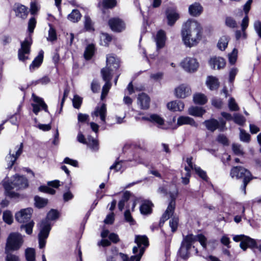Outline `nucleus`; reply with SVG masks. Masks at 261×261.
Listing matches in <instances>:
<instances>
[{
  "label": "nucleus",
  "mask_w": 261,
  "mask_h": 261,
  "mask_svg": "<svg viewBox=\"0 0 261 261\" xmlns=\"http://www.w3.org/2000/svg\"><path fill=\"white\" fill-rule=\"evenodd\" d=\"M122 168L121 162H116L110 167V170H114L115 172L119 171Z\"/></svg>",
  "instance_id": "nucleus-63"
},
{
  "label": "nucleus",
  "mask_w": 261,
  "mask_h": 261,
  "mask_svg": "<svg viewBox=\"0 0 261 261\" xmlns=\"http://www.w3.org/2000/svg\"><path fill=\"white\" fill-rule=\"evenodd\" d=\"M203 11V8L198 3H195L191 5L189 7L190 14L193 16H198L201 14Z\"/></svg>",
  "instance_id": "nucleus-25"
},
{
  "label": "nucleus",
  "mask_w": 261,
  "mask_h": 261,
  "mask_svg": "<svg viewBox=\"0 0 261 261\" xmlns=\"http://www.w3.org/2000/svg\"><path fill=\"white\" fill-rule=\"evenodd\" d=\"M25 256L27 261H35L36 253L35 249L32 248L26 249Z\"/></svg>",
  "instance_id": "nucleus-37"
},
{
  "label": "nucleus",
  "mask_w": 261,
  "mask_h": 261,
  "mask_svg": "<svg viewBox=\"0 0 261 261\" xmlns=\"http://www.w3.org/2000/svg\"><path fill=\"white\" fill-rule=\"evenodd\" d=\"M166 13L168 24L170 25H173L179 18V14L174 10H168Z\"/></svg>",
  "instance_id": "nucleus-26"
},
{
  "label": "nucleus",
  "mask_w": 261,
  "mask_h": 261,
  "mask_svg": "<svg viewBox=\"0 0 261 261\" xmlns=\"http://www.w3.org/2000/svg\"><path fill=\"white\" fill-rule=\"evenodd\" d=\"M203 123L206 128L211 132H214L217 129L221 132L226 129V121L222 118H219V120L214 118L210 119L205 120Z\"/></svg>",
  "instance_id": "nucleus-10"
},
{
  "label": "nucleus",
  "mask_w": 261,
  "mask_h": 261,
  "mask_svg": "<svg viewBox=\"0 0 261 261\" xmlns=\"http://www.w3.org/2000/svg\"><path fill=\"white\" fill-rule=\"evenodd\" d=\"M205 113V110L202 108L192 106L189 108V114L196 116L201 117Z\"/></svg>",
  "instance_id": "nucleus-29"
},
{
  "label": "nucleus",
  "mask_w": 261,
  "mask_h": 261,
  "mask_svg": "<svg viewBox=\"0 0 261 261\" xmlns=\"http://www.w3.org/2000/svg\"><path fill=\"white\" fill-rule=\"evenodd\" d=\"M233 120L237 124L239 125H243L246 121V119L243 116L239 114H235L233 115Z\"/></svg>",
  "instance_id": "nucleus-46"
},
{
  "label": "nucleus",
  "mask_w": 261,
  "mask_h": 261,
  "mask_svg": "<svg viewBox=\"0 0 261 261\" xmlns=\"http://www.w3.org/2000/svg\"><path fill=\"white\" fill-rule=\"evenodd\" d=\"M230 174L231 177H236L237 178H243L242 190L245 194L246 186L252 179V176L250 171L242 167L237 166L231 169Z\"/></svg>",
  "instance_id": "nucleus-8"
},
{
  "label": "nucleus",
  "mask_w": 261,
  "mask_h": 261,
  "mask_svg": "<svg viewBox=\"0 0 261 261\" xmlns=\"http://www.w3.org/2000/svg\"><path fill=\"white\" fill-rule=\"evenodd\" d=\"M124 218L126 221L129 223L130 225H134L135 224V221L132 218L129 210H127L125 212Z\"/></svg>",
  "instance_id": "nucleus-60"
},
{
  "label": "nucleus",
  "mask_w": 261,
  "mask_h": 261,
  "mask_svg": "<svg viewBox=\"0 0 261 261\" xmlns=\"http://www.w3.org/2000/svg\"><path fill=\"white\" fill-rule=\"evenodd\" d=\"M95 51V47L93 44H90L87 46L84 53V57L86 60H89L93 56Z\"/></svg>",
  "instance_id": "nucleus-38"
},
{
  "label": "nucleus",
  "mask_w": 261,
  "mask_h": 261,
  "mask_svg": "<svg viewBox=\"0 0 261 261\" xmlns=\"http://www.w3.org/2000/svg\"><path fill=\"white\" fill-rule=\"evenodd\" d=\"M196 241H199L203 248H206V239L203 235L199 234L194 236L192 234H189L184 237L179 250V254L181 258L187 259L189 257V250L192 244Z\"/></svg>",
  "instance_id": "nucleus-3"
},
{
  "label": "nucleus",
  "mask_w": 261,
  "mask_h": 261,
  "mask_svg": "<svg viewBox=\"0 0 261 261\" xmlns=\"http://www.w3.org/2000/svg\"><path fill=\"white\" fill-rule=\"evenodd\" d=\"M193 101L196 104L204 105L207 101L206 96L202 93H196L193 96Z\"/></svg>",
  "instance_id": "nucleus-33"
},
{
  "label": "nucleus",
  "mask_w": 261,
  "mask_h": 261,
  "mask_svg": "<svg viewBox=\"0 0 261 261\" xmlns=\"http://www.w3.org/2000/svg\"><path fill=\"white\" fill-rule=\"evenodd\" d=\"M100 37L101 44L105 46L108 45L112 40V37L107 33H101Z\"/></svg>",
  "instance_id": "nucleus-45"
},
{
  "label": "nucleus",
  "mask_w": 261,
  "mask_h": 261,
  "mask_svg": "<svg viewBox=\"0 0 261 261\" xmlns=\"http://www.w3.org/2000/svg\"><path fill=\"white\" fill-rule=\"evenodd\" d=\"M240 138L241 141L245 142H249L250 141V135L243 129L240 128Z\"/></svg>",
  "instance_id": "nucleus-49"
},
{
  "label": "nucleus",
  "mask_w": 261,
  "mask_h": 261,
  "mask_svg": "<svg viewBox=\"0 0 261 261\" xmlns=\"http://www.w3.org/2000/svg\"><path fill=\"white\" fill-rule=\"evenodd\" d=\"M36 21L34 17H32L30 19L28 22V30L30 33L33 32L34 30L36 27Z\"/></svg>",
  "instance_id": "nucleus-58"
},
{
  "label": "nucleus",
  "mask_w": 261,
  "mask_h": 261,
  "mask_svg": "<svg viewBox=\"0 0 261 261\" xmlns=\"http://www.w3.org/2000/svg\"><path fill=\"white\" fill-rule=\"evenodd\" d=\"M152 203L149 201H145L141 205L140 210L141 214L146 215L151 212Z\"/></svg>",
  "instance_id": "nucleus-34"
},
{
  "label": "nucleus",
  "mask_w": 261,
  "mask_h": 261,
  "mask_svg": "<svg viewBox=\"0 0 261 261\" xmlns=\"http://www.w3.org/2000/svg\"><path fill=\"white\" fill-rule=\"evenodd\" d=\"M43 55L42 51H40L38 55L35 58L32 64L30 66V69L31 71L34 70L36 68H38L43 61Z\"/></svg>",
  "instance_id": "nucleus-30"
},
{
  "label": "nucleus",
  "mask_w": 261,
  "mask_h": 261,
  "mask_svg": "<svg viewBox=\"0 0 261 261\" xmlns=\"http://www.w3.org/2000/svg\"><path fill=\"white\" fill-rule=\"evenodd\" d=\"M225 24L227 27L231 28H234L237 26L236 21L231 17H226L225 19Z\"/></svg>",
  "instance_id": "nucleus-52"
},
{
  "label": "nucleus",
  "mask_w": 261,
  "mask_h": 261,
  "mask_svg": "<svg viewBox=\"0 0 261 261\" xmlns=\"http://www.w3.org/2000/svg\"><path fill=\"white\" fill-rule=\"evenodd\" d=\"M238 72V69L236 67L231 68L229 72V82L232 83L233 82L236 75Z\"/></svg>",
  "instance_id": "nucleus-57"
},
{
  "label": "nucleus",
  "mask_w": 261,
  "mask_h": 261,
  "mask_svg": "<svg viewBox=\"0 0 261 261\" xmlns=\"http://www.w3.org/2000/svg\"><path fill=\"white\" fill-rule=\"evenodd\" d=\"M166 34L163 30L158 31L155 38L157 49L163 48L165 44Z\"/></svg>",
  "instance_id": "nucleus-22"
},
{
  "label": "nucleus",
  "mask_w": 261,
  "mask_h": 261,
  "mask_svg": "<svg viewBox=\"0 0 261 261\" xmlns=\"http://www.w3.org/2000/svg\"><path fill=\"white\" fill-rule=\"evenodd\" d=\"M109 24L111 29L115 32H121L125 28V24L123 21L117 18L110 19Z\"/></svg>",
  "instance_id": "nucleus-19"
},
{
  "label": "nucleus",
  "mask_w": 261,
  "mask_h": 261,
  "mask_svg": "<svg viewBox=\"0 0 261 261\" xmlns=\"http://www.w3.org/2000/svg\"><path fill=\"white\" fill-rule=\"evenodd\" d=\"M178 224V218L176 217H173L169 221V225L171 228L172 232L176 230Z\"/></svg>",
  "instance_id": "nucleus-48"
},
{
  "label": "nucleus",
  "mask_w": 261,
  "mask_h": 261,
  "mask_svg": "<svg viewBox=\"0 0 261 261\" xmlns=\"http://www.w3.org/2000/svg\"><path fill=\"white\" fill-rule=\"evenodd\" d=\"M194 170L196 173L203 180H207L206 172L202 170L200 167L194 166Z\"/></svg>",
  "instance_id": "nucleus-53"
},
{
  "label": "nucleus",
  "mask_w": 261,
  "mask_h": 261,
  "mask_svg": "<svg viewBox=\"0 0 261 261\" xmlns=\"http://www.w3.org/2000/svg\"><path fill=\"white\" fill-rule=\"evenodd\" d=\"M135 242L137 244V246L134 247L133 252L136 254L128 257L127 255L120 253V256L123 261H140L145 248L149 245L148 239L145 235H136Z\"/></svg>",
  "instance_id": "nucleus-4"
},
{
  "label": "nucleus",
  "mask_w": 261,
  "mask_h": 261,
  "mask_svg": "<svg viewBox=\"0 0 261 261\" xmlns=\"http://www.w3.org/2000/svg\"><path fill=\"white\" fill-rule=\"evenodd\" d=\"M34 200L35 204L38 208H42L44 207L47 204L48 202L47 199L41 198L38 196H36L35 197Z\"/></svg>",
  "instance_id": "nucleus-39"
},
{
  "label": "nucleus",
  "mask_w": 261,
  "mask_h": 261,
  "mask_svg": "<svg viewBox=\"0 0 261 261\" xmlns=\"http://www.w3.org/2000/svg\"><path fill=\"white\" fill-rule=\"evenodd\" d=\"M177 124L178 125L189 124L191 126H197V124L193 118L188 116H180L178 118Z\"/></svg>",
  "instance_id": "nucleus-28"
},
{
  "label": "nucleus",
  "mask_w": 261,
  "mask_h": 261,
  "mask_svg": "<svg viewBox=\"0 0 261 261\" xmlns=\"http://www.w3.org/2000/svg\"><path fill=\"white\" fill-rule=\"evenodd\" d=\"M81 17V14L79 10H73L71 13L68 15V19L73 22H77Z\"/></svg>",
  "instance_id": "nucleus-36"
},
{
  "label": "nucleus",
  "mask_w": 261,
  "mask_h": 261,
  "mask_svg": "<svg viewBox=\"0 0 261 261\" xmlns=\"http://www.w3.org/2000/svg\"><path fill=\"white\" fill-rule=\"evenodd\" d=\"M130 195V193L128 191H125L123 193L122 199L118 203V208L120 211H122L123 210L125 204L129 200Z\"/></svg>",
  "instance_id": "nucleus-35"
},
{
  "label": "nucleus",
  "mask_w": 261,
  "mask_h": 261,
  "mask_svg": "<svg viewBox=\"0 0 261 261\" xmlns=\"http://www.w3.org/2000/svg\"><path fill=\"white\" fill-rule=\"evenodd\" d=\"M190 171L191 170L190 169V168L186 166L184 168V171H181V178L182 179V182L184 185H187L189 182V179L191 177Z\"/></svg>",
  "instance_id": "nucleus-32"
},
{
  "label": "nucleus",
  "mask_w": 261,
  "mask_h": 261,
  "mask_svg": "<svg viewBox=\"0 0 261 261\" xmlns=\"http://www.w3.org/2000/svg\"><path fill=\"white\" fill-rule=\"evenodd\" d=\"M248 22H249V18L247 15H246L245 17L243 18L242 23H241V27H242V31L243 32V39H245L247 38V34L245 32L246 29H247L248 25Z\"/></svg>",
  "instance_id": "nucleus-44"
},
{
  "label": "nucleus",
  "mask_w": 261,
  "mask_h": 261,
  "mask_svg": "<svg viewBox=\"0 0 261 261\" xmlns=\"http://www.w3.org/2000/svg\"><path fill=\"white\" fill-rule=\"evenodd\" d=\"M106 69H102L101 70V73L102 74L103 80L106 82L105 84L102 87L101 98L103 99L107 95L111 87V84L110 83V81L112 79V75H110L109 72H108V74L106 73Z\"/></svg>",
  "instance_id": "nucleus-14"
},
{
  "label": "nucleus",
  "mask_w": 261,
  "mask_h": 261,
  "mask_svg": "<svg viewBox=\"0 0 261 261\" xmlns=\"http://www.w3.org/2000/svg\"><path fill=\"white\" fill-rule=\"evenodd\" d=\"M59 217V213L57 210H51L47 214V218L42 220L39 224L40 232L38 234L40 248L45 247L46 239L47 238L51 229L49 220H54Z\"/></svg>",
  "instance_id": "nucleus-2"
},
{
  "label": "nucleus",
  "mask_w": 261,
  "mask_h": 261,
  "mask_svg": "<svg viewBox=\"0 0 261 261\" xmlns=\"http://www.w3.org/2000/svg\"><path fill=\"white\" fill-rule=\"evenodd\" d=\"M82 102V99L77 95H75L72 99L73 106L76 109H79Z\"/></svg>",
  "instance_id": "nucleus-54"
},
{
  "label": "nucleus",
  "mask_w": 261,
  "mask_h": 261,
  "mask_svg": "<svg viewBox=\"0 0 261 261\" xmlns=\"http://www.w3.org/2000/svg\"><path fill=\"white\" fill-rule=\"evenodd\" d=\"M12 10L15 13V16L22 20L25 19L29 14L28 8L20 3H15L12 7Z\"/></svg>",
  "instance_id": "nucleus-13"
},
{
  "label": "nucleus",
  "mask_w": 261,
  "mask_h": 261,
  "mask_svg": "<svg viewBox=\"0 0 261 261\" xmlns=\"http://www.w3.org/2000/svg\"><path fill=\"white\" fill-rule=\"evenodd\" d=\"M180 66L186 71L194 72L197 70L199 63L195 58L186 57L181 62Z\"/></svg>",
  "instance_id": "nucleus-11"
},
{
  "label": "nucleus",
  "mask_w": 261,
  "mask_h": 261,
  "mask_svg": "<svg viewBox=\"0 0 261 261\" xmlns=\"http://www.w3.org/2000/svg\"><path fill=\"white\" fill-rule=\"evenodd\" d=\"M107 115V108L105 104H102L100 107H96L93 112L91 113L92 117H99L100 120L103 123L106 122V117Z\"/></svg>",
  "instance_id": "nucleus-20"
},
{
  "label": "nucleus",
  "mask_w": 261,
  "mask_h": 261,
  "mask_svg": "<svg viewBox=\"0 0 261 261\" xmlns=\"http://www.w3.org/2000/svg\"><path fill=\"white\" fill-rule=\"evenodd\" d=\"M50 28L48 31V37L47 39L49 41H54L57 39L56 32L55 30L49 24Z\"/></svg>",
  "instance_id": "nucleus-55"
},
{
  "label": "nucleus",
  "mask_w": 261,
  "mask_h": 261,
  "mask_svg": "<svg viewBox=\"0 0 261 261\" xmlns=\"http://www.w3.org/2000/svg\"><path fill=\"white\" fill-rule=\"evenodd\" d=\"M23 242L22 236L18 233H11L9 236L6 243V251L18 250Z\"/></svg>",
  "instance_id": "nucleus-9"
},
{
  "label": "nucleus",
  "mask_w": 261,
  "mask_h": 261,
  "mask_svg": "<svg viewBox=\"0 0 261 261\" xmlns=\"http://www.w3.org/2000/svg\"><path fill=\"white\" fill-rule=\"evenodd\" d=\"M22 148L23 144L21 143L19 146H17L15 147H14L13 150L12 149L10 150V156L8 157V158L10 159V163L9 164V168H11L14 164L17 159L22 153Z\"/></svg>",
  "instance_id": "nucleus-17"
},
{
  "label": "nucleus",
  "mask_w": 261,
  "mask_h": 261,
  "mask_svg": "<svg viewBox=\"0 0 261 261\" xmlns=\"http://www.w3.org/2000/svg\"><path fill=\"white\" fill-rule=\"evenodd\" d=\"M31 44V41L28 39L21 42V47L18 51V59L20 61H24L28 59Z\"/></svg>",
  "instance_id": "nucleus-12"
},
{
  "label": "nucleus",
  "mask_w": 261,
  "mask_h": 261,
  "mask_svg": "<svg viewBox=\"0 0 261 261\" xmlns=\"http://www.w3.org/2000/svg\"><path fill=\"white\" fill-rule=\"evenodd\" d=\"M254 29L258 37L261 38V22L260 21H255L254 22Z\"/></svg>",
  "instance_id": "nucleus-61"
},
{
  "label": "nucleus",
  "mask_w": 261,
  "mask_h": 261,
  "mask_svg": "<svg viewBox=\"0 0 261 261\" xmlns=\"http://www.w3.org/2000/svg\"><path fill=\"white\" fill-rule=\"evenodd\" d=\"M232 148L233 152L236 155H243L244 152L240 145L237 144H233Z\"/></svg>",
  "instance_id": "nucleus-51"
},
{
  "label": "nucleus",
  "mask_w": 261,
  "mask_h": 261,
  "mask_svg": "<svg viewBox=\"0 0 261 261\" xmlns=\"http://www.w3.org/2000/svg\"><path fill=\"white\" fill-rule=\"evenodd\" d=\"M32 97L35 103H32L33 112L37 115L38 112L40 111L41 108L44 110L45 112H48L47 106L43 101V99L36 96L34 94H32Z\"/></svg>",
  "instance_id": "nucleus-16"
},
{
  "label": "nucleus",
  "mask_w": 261,
  "mask_h": 261,
  "mask_svg": "<svg viewBox=\"0 0 261 261\" xmlns=\"http://www.w3.org/2000/svg\"><path fill=\"white\" fill-rule=\"evenodd\" d=\"M119 66V59L116 58L113 55H109L107 57V66L103 69H106L107 74L108 72L111 75V71L114 69H117Z\"/></svg>",
  "instance_id": "nucleus-15"
},
{
  "label": "nucleus",
  "mask_w": 261,
  "mask_h": 261,
  "mask_svg": "<svg viewBox=\"0 0 261 261\" xmlns=\"http://www.w3.org/2000/svg\"><path fill=\"white\" fill-rule=\"evenodd\" d=\"M228 107L230 111H237L239 110V108L236 102L233 98H230L228 101Z\"/></svg>",
  "instance_id": "nucleus-50"
},
{
  "label": "nucleus",
  "mask_w": 261,
  "mask_h": 261,
  "mask_svg": "<svg viewBox=\"0 0 261 261\" xmlns=\"http://www.w3.org/2000/svg\"><path fill=\"white\" fill-rule=\"evenodd\" d=\"M172 187L173 189V191H168V189L165 187H160L158 189V192L159 193L163 194H169L171 197V200L168 204V206L161 218L159 223V225L160 227L163 225L166 220L170 218V217L173 215L174 212L175 206V200L177 194V190L175 186L172 185Z\"/></svg>",
  "instance_id": "nucleus-5"
},
{
  "label": "nucleus",
  "mask_w": 261,
  "mask_h": 261,
  "mask_svg": "<svg viewBox=\"0 0 261 261\" xmlns=\"http://www.w3.org/2000/svg\"><path fill=\"white\" fill-rule=\"evenodd\" d=\"M209 64L211 68L215 69H220L223 68L225 66V60L221 57H212L209 60Z\"/></svg>",
  "instance_id": "nucleus-21"
},
{
  "label": "nucleus",
  "mask_w": 261,
  "mask_h": 261,
  "mask_svg": "<svg viewBox=\"0 0 261 261\" xmlns=\"http://www.w3.org/2000/svg\"><path fill=\"white\" fill-rule=\"evenodd\" d=\"M229 38L226 36H222L218 40V48L221 50H224L227 47Z\"/></svg>",
  "instance_id": "nucleus-31"
},
{
  "label": "nucleus",
  "mask_w": 261,
  "mask_h": 261,
  "mask_svg": "<svg viewBox=\"0 0 261 261\" xmlns=\"http://www.w3.org/2000/svg\"><path fill=\"white\" fill-rule=\"evenodd\" d=\"M191 94L190 88L186 85L181 84L175 89V95L179 98H185Z\"/></svg>",
  "instance_id": "nucleus-18"
},
{
  "label": "nucleus",
  "mask_w": 261,
  "mask_h": 261,
  "mask_svg": "<svg viewBox=\"0 0 261 261\" xmlns=\"http://www.w3.org/2000/svg\"><path fill=\"white\" fill-rule=\"evenodd\" d=\"M212 105L217 108H221L223 105V102L221 99L215 98L212 100Z\"/></svg>",
  "instance_id": "nucleus-62"
},
{
  "label": "nucleus",
  "mask_w": 261,
  "mask_h": 261,
  "mask_svg": "<svg viewBox=\"0 0 261 261\" xmlns=\"http://www.w3.org/2000/svg\"><path fill=\"white\" fill-rule=\"evenodd\" d=\"M6 261H20L19 257L14 254L7 253Z\"/></svg>",
  "instance_id": "nucleus-64"
},
{
  "label": "nucleus",
  "mask_w": 261,
  "mask_h": 261,
  "mask_svg": "<svg viewBox=\"0 0 261 261\" xmlns=\"http://www.w3.org/2000/svg\"><path fill=\"white\" fill-rule=\"evenodd\" d=\"M102 5L105 8H112L116 5V0H104Z\"/></svg>",
  "instance_id": "nucleus-56"
},
{
  "label": "nucleus",
  "mask_w": 261,
  "mask_h": 261,
  "mask_svg": "<svg viewBox=\"0 0 261 261\" xmlns=\"http://www.w3.org/2000/svg\"><path fill=\"white\" fill-rule=\"evenodd\" d=\"M3 219L4 221L8 224H12L13 219L11 212L9 211H5L3 213Z\"/></svg>",
  "instance_id": "nucleus-43"
},
{
  "label": "nucleus",
  "mask_w": 261,
  "mask_h": 261,
  "mask_svg": "<svg viewBox=\"0 0 261 261\" xmlns=\"http://www.w3.org/2000/svg\"><path fill=\"white\" fill-rule=\"evenodd\" d=\"M229 62L231 64H234L237 59L238 57V50L234 48L232 52L228 55Z\"/></svg>",
  "instance_id": "nucleus-47"
},
{
  "label": "nucleus",
  "mask_w": 261,
  "mask_h": 261,
  "mask_svg": "<svg viewBox=\"0 0 261 261\" xmlns=\"http://www.w3.org/2000/svg\"><path fill=\"white\" fill-rule=\"evenodd\" d=\"M39 190L41 192L46 193L51 195H54L56 192L55 190L45 186L40 187Z\"/></svg>",
  "instance_id": "nucleus-59"
},
{
  "label": "nucleus",
  "mask_w": 261,
  "mask_h": 261,
  "mask_svg": "<svg viewBox=\"0 0 261 261\" xmlns=\"http://www.w3.org/2000/svg\"><path fill=\"white\" fill-rule=\"evenodd\" d=\"M168 109L172 111H182L184 109L185 105L181 101H172L167 105Z\"/></svg>",
  "instance_id": "nucleus-24"
},
{
  "label": "nucleus",
  "mask_w": 261,
  "mask_h": 261,
  "mask_svg": "<svg viewBox=\"0 0 261 261\" xmlns=\"http://www.w3.org/2000/svg\"><path fill=\"white\" fill-rule=\"evenodd\" d=\"M84 25L85 29L88 31H94L93 22L90 17L88 15H86L84 17Z\"/></svg>",
  "instance_id": "nucleus-42"
},
{
  "label": "nucleus",
  "mask_w": 261,
  "mask_h": 261,
  "mask_svg": "<svg viewBox=\"0 0 261 261\" xmlns=\"http://www.w3.org/2000/svg\"><path fill=\"white\" fill-rule=\"evenodd\" d=\"M150 98L145 93H141L138 97V104L142 109H147L149 107Z\"/></svg>",
  "instance_id": "nucleus-23"
},
{
  "label": "nucleus",
  "mask_w": 261,
  "mask_h": 261,
  "mask_svg": "<svg viewBox=\"0 0 261 261\" xmlns=\"http://www.w3.org/2000/svg\"><path fill=\"white\" fill-rule=\"evenodd\" d=\"M206 84L211 90H217L219 86L218 80L215 76H209L206 81Z\"/></svg>",
  "instance_id": "nucleus-27"
},
{
  "label": "nucleus",
  "mask_w": 261,
  "mask_h": 261,
  "mask_svg": "<svg viewBox=\"0 0 261 261\" xmlns=\"http://www.w3.org/2000/svg\"><path fill=\"white\" fill-rule=\"evenodd\" d=\"M33 210L31 208H25L21 210L15 214V219L19 223H26L25 225H22L20 229H24L25 232L30 234L32 232L33 227L34 223L33 221H30Z\"/></svg>",
  "instance_id": "nucleus-6"
},
{
  "label": "nucleus",
  "mask_w": 261,
  "mask_h": 261,
  "mask_svg": "<svg viewBox=\"0 0 261 261\" xmlns=\"http://www.w3.org/2000/svg\"><path fill=\"white\" fill-rule=\"evenodd\" d=\"M86 144L91 149L97 150L98 149V142L91 136H89L87 138Z\"/></svg>",
  "instance_id": "nucleus-40"
},
{
  "label": "nucleus",
  "mask_w": 261,
  "mask_h": 261,
  "mask_svg": "<svg viewBox=\"0 0 261 261\" xmlns=\"http://www.w3.org/2000/svg\"><path fill=\"white\" fill-rule=\"evenodd\" d=\"M203 29L197 21L189 19L185 22L181 29V37L184 45L188 47L197 45L202 39Z\"/></svg>",
  "instance_id": "nucleus-1"
},
{
  "label": "nucleus",
  "mask_w": 261,
  "mask_h": 261,
  "mask_svg": "<svg viewBox=\"0 0 261 261\" xmlns=\"http://www.w3.org/2000/svg\"><path fill=\"white\" fill-rule=\"evenodd\" d=\"M7 195L13 197L15 196V193L11 191L14 188L21 189L28 186V182L27 178L23 176L15 175L13 176V181L11 182L5 181L3 183Z\"/></svg>",
  "instance_id": "nucleus-7"
},
{
  "label": "nucleus",
  "mask_w": 261,
  "mask_h": 261,
  "mask_svg": "<svg viewBox=\"0 0 261 261\" xmlns=\"http://www.w3.org/2000/svg\"><path fill=\"white\" fill-rule=\"evenodd\" d=\"M150 122L156 123L159 126L164 124V120L157 114L150 115Z\"/></svg>",
  "instance_id": "nucleus-41"
}]
</instances>
